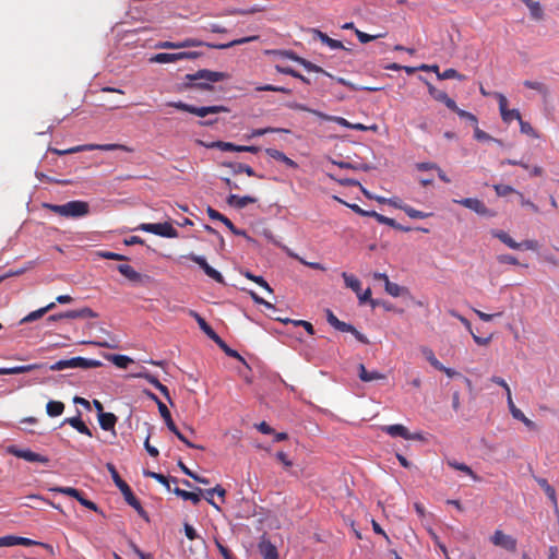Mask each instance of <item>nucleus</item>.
I'll use <instances>...</instances> for the list:
<instances>
[{"instance_id":"29","label":"nucleus","mask_w":559,"mask_h":559,"mask_svg":"<svg viewBox=\"0 0 559 559\" xmlns=\"http://www.w3.org/2000/svg\"><path fill=\"white\" fill-rule=\"evenodd\" d=\"M118 271L128 280L132 282H140L142 276L139 272H136L131 265L129 264H120L118 265Z\"/></svg>"},{"instance_id":"30","label":"nucleus","mask_w":559,"mask_h":559,"mask_svg":"<svg viewBox=\"0 0 559 559\" xmlns=\"http://www.w3.org/2000/svg\"><path fill=\"white\" fill-rule=\"evenodd\" d=\"M64 411V404L60 401H49L46 404V413L50 417L60 416Z\"/></svg>"},{"instance_id":"14","label":"nucleus","mask_w":559,"mask_h":559,"mask_svg":"<svg viewBox=\"0 0 559 559\" xmlns=\"http://www.w3.org/2000/svg\"><path fill=\"white\" fill-rule=\"evenodd\" d=\"M107 468L110 472L112 480L115 481L116 486L120 489L124 499L128 498L129 496H131L133 492H132L130 486L123 479H121L116 467L111 463H108Z\"/></svg>"},{"instance_id":"52","label":"nucleus","mask_w":559,"mask_h":559,"mask_svg":"<svg viewBox=\"0 0 559 559\" xmlns=\"http://www.w3.org/2000/svg\"><path fill=\"white\" fill-rule=\"evenodd\" d=\"M275 68L281 73L293 75L295 78L300 79L301 81H304L306 83H309V81L304 75H301L300 73H298L297 71L293 70L289 67H283V66L276 64Z\"/></svg>"},{"instance_id":"47","label":"nucleus","mask_w":559,"mask_h":559,"mask_svg":"<svg viewBox=\"0 0 559 559\" xmlns=\"http://www.w3.org/2000/svg\"><path fill=\"white\" fill-rule=\"evenodd\" d=\"M423 354L425 355L426 359L430 362L432 367L438 369H443V365L436 358L433 352L430 348H423Z\"/></svg>"},{"instance_id":"25","label":"nucleus","mask_w":559,"mask_h":559,"mask_svg":"<svg viewBox=\"0 0 559 559\" xmlns=\"http://www.w3.org/2000/svg\"><path fill=\"white\" fill-rule=\"evenodd\" d=\"M55 307H56V304L55 302H50L46 307H43L40 309H37V310L32 311L31 313H28L26 317H24L21 320L20 323L23 324V323L33 322L35 320H38L41 317H44L48 311L52 310Z\"/></svg>"},{"instance_id":"20","label":"nucleus","mask_w":559,"mask_h":559,"mask_svg":"<svg viewBox=\"0 0 559 559\" xmlns=\"http://www.w3.org/2000/svg\"><path fill=\"white\" fill-rule=\"evenodd\" d=\"M190 316L194 318L197 321L199 328L202 330V332L212 341L217 338V333L212 329V326L202 318L198 312L190 310Z\"/></svg>"},{"instance_id":"51","label":"nucleus","mask_w":559,"mask_h":559,"mask_svg":"<svg viewBox=\"0 0 559 559\" xmlns=\"http://www.w3.org/2000/svg\"><path fill=\"white\" fill-rule=\"evenodd\" d=\"M474 138L477 140V141H493V142H497V143H501L499 140L497 139H493L492 136H490L488 133H486L485 131H483L481 129L478 128V126H476L474 128Z\"/></svg>"},{"instance_id":"58","label":"nucleus","mask_w":559,"mask_h":559,"mask_svg":"<svg viewBox=\"0 0 559 559\" xmlns=\"http://www.w3.org/2000/svg\"><path fill=\"white\" fill-rule=\"evenodd\" d=\"M519 122H520V129H521L522 133L527 134L532 138H538V134L535 132V130L532 128V126L528 122L524 121L522 118H520Z\"/></svg>"},{"instance_id":"5","label":"nucleus","mask_w":559,"mask_h":559,"mask_svg":"<svg viewBox=\"0 0 559 559\" xmlns=\"http://www.w3.org/2000/svg\"><path fill=\"white\" fill-rule=\"evenodd\" d=\"M191 82L195 85H199L204 88H209L211 83L219 82L226 78V74L223 72L211 71V70H199L193 74H189L187 76Z\"/></svg>"},{"instance_id":"57","label":"nucleus","mask_w":559,"mask_h":559,"mask_svg":"<svg viewBox=\"0 0 559 559\" xmlns=\"http://www.w3.org/2000/svg\"><path fill=\"white\" fill-rule=\"evenodd\" d=\"M358 299H359V302L360 304H365L367 301H370L371 306L374 308L377 306V301L371 299V289L370 288H367L365 292H359L358 294H356Z\"/></svg>"},{"instance_id":"22","label":"nucleus","mask_w":559,"mask_h":559,"mask_svg":"<svg viewBox=\"0 0 559 559\" xmlns=\"http://www.w3.org/2000/svg\"><path fill=\"white\" fill-rule=\"evenodd\" d=\"M66 424H68L71 427H73L74 429H76L82 435H85L87 437H92L93 436L91 429L81 419V415L80 414L78 416H75V417L66 418L62 421V425H66Z\"/></svg>"},{"instance_id":"17","label":"nucleus","mask_w":559,"mask_h":559,"mask_svg":"<svg viewBox=\"0 0 559 559\" xmlns=\"http://www.w3.org/2000/svg\"><path fill=\"white\" fill-rule=\"evenodd\" d=\"M198 117L204 118L210 114H217L219 111H228L227 107H178Z\"/></svg>"},{"instance_id":"43","label":"nucleus","mask_w":559,"mask_h":559,"mask_svg":"<svg viewBox=\"0 0 559 559\" xmlns=\"http://www.w3.org/2000/svg\"><path fill=\"white\" fill-rule=\"evenodd\" d=\"M385 292L391 295L392 297H399L402 295V293L405 290L404 287L400 286L396 283H393L391 281H388L385 284Z\"/></svg>"},{"instance_id":"28","label":"nucleus","mask_w":559,"mask_h":559,"mask_svg":"<svg viewBox=\"0 0 559 559\" xmlns=\"http://www.w3.org/2000/svg\"><path fill=\"white\" fill-rule=\"evenodd\" d=\"M266 133H290V130L284 129V128H272V127L253 129V130H251L250 134L248 135V139L261 136Z\"/></svg>"},{"instance_id":"8","label":"nucleus","mask_w":559,"mask_h":559,"mask_svg":"<svg viewBox=\"0 0 559 559\" xmlns=\"http://www.w3.org/2000/svg\"><path fill=\"white\" fill-rule=\"evenodd\" d=\"M7 452L15 457L23 459L27 462H37L41 464L49 463V459L47 456L41 455L39 453H35L29 449H19L15 445H9L7 448Z\"/></svg>"},{"instance_id":"24","label":"nucleus","mask_w":559,"mask_h":559,"mask_svg":"<svg viewBox=\"0 0 559 559\" xmlns=\"http://www.w3.org/2000/svg\"><path fill=\"white\" fill-rule=\"evenodd\" d=\"M259 549L263 559H278L276 547L269 540H262L259 544Z\"/></svg>"},{"instance_id":"62","label":"nucleus","mask_w":559,"mask_h":559,"mask_svg":"<svg viewBox=\"0 0 559 559\" xmlns=\"http://www.w3.org/2000/svg\"><path fill=\"white\" fill-rule=\"evenodd\" d=\"M520 199V203L522 206L528 207L533 213H539V207L534 204L532 201L524 198L523 193L516 192Z\"/></svg>"},{"instance_id":"55","label":"nucleus","mask_w":559,"mask_h":559,"mask_svg":"<svg viewBox=\"0 0 559 559\" xmlns=\"http://www.w3.org/2000/svg\"><path fill=\"white\" fill-rule=\"evenodd\" d=\"M355 33H356V36L358 38V40L362 44H366V43H369L373 39H377V38H381L383 37L384 35L383 34H377V35H369L367 33H364L359 29H355Z\"/></svg>"},{"instance_id":"18","label":"nucleus","mask_w":559,"mask_h":559,"mask_svg":"<svg viewBox=\"0 0 559 559\" xmlns=\"http://www.w3.org/2000/svg\"><path fill=\"white\" fill-rule=\"evenodd\" d=\"M257 201V198L250 195L240 197L237 194H229L227 198V204L239 210L246 207L248 204L255 203Z\"/></svg>"},{"instance_id":"42","label":"nucleus","mask_w":559,"mask_h":559,"mask_svg":"<svg viewBox=\"0 0 559 559\" xmlns=\"http://www.w3.org/2000/svg\"><path fill=\"white\" fill-rule=\"evenodd\" d=\"M127 501V503L129 506H131L132 508H134L136 510V512L142 516V518H145L147 519V515H146V512L144 511V509L142 508L141 506V502L139 501V499L134 496V493H132L131 496H129L128 498L124 499Z\"/></svg>"},{"instance_id":"53","label":"nucleus","mask_w":559,"mask_h":559,"mask_svg":"<svg viewBox=\"0 0 559 559\" xmlns=\"http://www.w3.org/2000/svg\"><path fill=\"white\" fill-rule=\"evenodd\" d=\"M204 273L217 283H224L223 275L210 264L203 269Z\"/></svg>"},{"instance_id":"9","label":"nucleus","mask_w":559,"mask_h":559,"mask_svg":"<svg viewBox=\"0 0 559 559\" xmlns=\"http://www.w3.org/2000/svg\"><path fill=\"white\" fill-rule=\"evenodd\" d=\"M453 202L469 209L481 216H495V213L490 211L483 201L476 198H465L461 200H453Z\"/></svg>"},{"instance_id":"61","label":"nucleus","mask_w":559,"mask_h":559,"mask_svg":"<svg viewBox=\"0 0 559 559\" xmlns=\"http://www.w3.org/2000/svg\"><path fill=\"white\" fill-rule=\"evenodd\" d=\"M183 258L197 263L202 270L209 265L204 257L197 255L194 253H189L187 255H183Z\"/></svg>"},{"instance_id":"35","label":"nucleus","mask_w":559,"mask_h":559,"mask_svg":"<svg viewBox=\"0 0 559 559\" xmlns=\"http://www.w3.org/2000/svg\"><path fill=\"white\" fill-rule=\"evenodd\" d=\"M158 411L163 419L165 420V424L169 430H174L176 424L174 423L170 412L167 408V406L163 402H158Z\"/></svg>"},{"instance_id":"50","label":"nucleus","mask_w":559,"mask_h":559,"mask_svg":"<svg viewBox=\"0 0 559 559\" xmlns=\"http://www.w3.org/2000/svg\"><path fill=\"white\" fill-rule=\"evenodd\" d=\"M404 212L406 213V215L411 218H418V219H423V218H426L428 216H430L429 213H425V212H421V211H418L409 205L406 206V209H404Z\"/></svg>"},{"instance_id":"33","label":"nucleus","mask_w":559,"mask_h":559,"mask_svg":"<svg viewBox=\"0 0 559 559\" xmlns=\"http://www.w3.org/2000/svg\"><path fill=\"white\" fill-rule=\"evenodd\" d=\"M448 465L456 471L465 473L466 475L471 476L474 480H479V477L473 472V469L464 463H459L457 461L449 460Z\"/></svg>"},{"instance_id":"54","label":"nucleus","mask_w":559,"mask_h":559,"mask_svg":"<svg viewBox=\"0 0 559 559\" xmlns=\"http://www.w3.org/2000/svg\"><path fill=\"white\" fill-rule=\"evenodd\" d=\"M45 368L49 369L51 371L64 370L67 368H71V359H62V360H59L50 366L46 365Z\"/></svg>"},{"instance_id":"44","label":"nucleus","mask_w":559,"mask_h":559,"mask_svg":"<svg viewBox=\"0 0 559 559\" xmlns=\"http://www.w3.org/2000/svg\"><path fill=\"white\" fill-rule=\"evenodd\" d=\"M501 116L506 122H510L513 119L520 120L521 115L516 109H508V107H500Z\"/></svg>"},{"instance_id":"1","label":"nucleus","mask_w":559,"mask_h":559,"mask_svg":"<svg viewBox=\"0 0 559 559\" xmlns=\"http://www.w3.org/2000/svg\"><path fill=\"white\" fill-rule=\"evenodd\" d=\"M44 206L58 215L72 218L83 217L90 212L88 203L80 200L69 201L60 205L45 203Z\"/></svg>"},{"instance_id":"3","label":"nucleus","mask_w":559,"mask_h":559,"mask_svg":"<svg viewBox=\"0 0 559 559\" xmlns=\"http://www.w3.org/2000/svg\"><path fill=\"white\" fill-rule=\"evenodd\" d=\"M124 151V152H132L133 150L128 147L127 145H123V144H117V143H109V144H83V145H78V146H73V147H70V148H67V150H57V148H52L51 151L59 155V156H62V155H68V154H73V153H79V152H85V151Z\"/></svg>"},{"instance_id":"4","label":"nucleus","mask_w":559,"mask_h":559,"mask_svg":"<svg viewBox=\"0 0 559 559\" xmlns=\"http://www.w3.org/2000/svg\"><path fill=\"white\" fill-rule=\"evenodd\" d=\"M491 235L513 250L524 249L536 251L538 249V242L534 239H526L522 242H518L508 233L501 229L491 230Z\"/></svg>"},{"instance_id":"48","label":"nucleus","mask_w":559,"mask_h":559,"mask_svg":"<svg viewBox=\"0 0 559 559\" xmlns=\"http://www.w3.org/2000/svg\"><path fill=\"white\" fill-rule=\"evenodd\" d=\"M453 109H456V112L457 115L460 116V118L466 120L471 126H473L474 128L477 124V118L475 115L471 114V112H467L465 110H461L459 107H452Z\"/></svg>"},{"instance_id":"63","label":"nucleus","mask_w":559,"mask_h":559,"mask_svg":"<svg viewBox=\"0 0 559 559\" xmlns=\"http://www.w3.org/2000/svg\"><path fill=\"white\" fill-rule=\"evenodd\" d=\"M374 219L378 223L388 225V226H390L392 228L397 227V222L395 219L386 217V216H384L382 214L376 213Z\"/></svg>"},{"instance_id":"56","label":"nucleus","mask_w":559,"mask_h":559,"mask_svg":"<svg viewBox=\"0 0 559 559\" xmlns=\"http://www.w3.org/2000/svg\"><path fill=\"white\" fill-rule=\"evenodd\" d=\"M246 277L255 282L258 285L263 287L269 293L273 292L272 288L270 287V285L267 284V282L262 276H257V275L251 274L250 272H247Z\"/></svg>"},{"instance_id":"45","label":"nucleus","mask_w":559,"mask_h":559,"mask_svg":"<svg viewBox=\"0 0 559 559\" xmlns=\"http://www.w3.org/2000/svg\"><path fill=\"white\" fill-rule=\"evenodd\" d=\"M537 484L544 489L545 493L550 500L556 501V490L552 486L549 485L547 479L538 478Z\"/></svg>"},{"instance_id":"15","label":"nucleus","mask_w":559,"mask_h":559,"mask_svg":"<svg viewBox=\"0 0 559 559\" xmlns=\"http://www.w3.org/2000/svg\"><path fill=\"white\" fill-rule=\"evenodd\" d=\"M46 364H31L24 366H15L10 368H0V374H20L26 373L33 370L43 369Z\"/></svg>"},{"instance_id":"21","label":"nucleus","mask_w":559,"mask_h":559,"mask_svg":"<svg viewBox=\"0 0 559 559\" xmlns=\"http://www.w3.org/2000/svg\"><path fill=\"white\" fill-rule=\"evenodd\" d=\"M358 377L362 382H370L374 380H384L386 377L377 370L368 371L364 364L358 365Z\"/></svg>"},{"instance_id":"7","label":"nucleus","mask_w":559,"mask_h":559,"mask_svg":"<svg viewBox=\"0 0 559 559\" xmlns=\"http://www.w3.org/2000/svg\"><path fill=\"white\" fill-rule=\"evenodd\" d=\"M136 229L166 238H175L178 236L177 229L170 223H142Z\"/></svg>"},{"instance_id":"13","label":"nucleus","mask_w":559,"mask_h":559,"mask_svg":"<svg viewBox=\"0 0 559 559\" xmlns=\"http://www.w3.org/2000/svg\"><path fill=\"white\" fill-rule=\"evenodd\" d=\"M507 401H508V406H509V409H510V413L512 414V416L515 419L522 421L528 429L534 430L536 428L535 423L532 421L530 418H527L524 415V413L515 406L511 393H509V399Z\"/></svg>"},{"instance_id":"40","label":"nucleus","mask_w":559,"mask_h":559,"mask_svg":"<svg viewBox=\"0 0 559 559\" xmlns=\"http://www.w3.org/2000/svg\"><path fill=\"white\" fill-rule=\"evenodd\" d=\"M429 92L436 100L444 103L445 105H455V103L450 99L444 92L439 91L433 86H429Z\"/></svg>"},{"instance_id":"59","label":"nucleus","mask_w":559,"mask_h":559,"mask_svg":"<svg viewBox=\"0 0 559 559\" xmlns=\"http://www.w3.org/2000/svg\"><path fill=\"white\" fill-rule=\"evenodd\" d=\"M493 189H495L497 195H499V197H506L512 192H515V193L518 192L511 186H508V185H495Z\"/></svg>"},{"instance_id":"27","label":"nucleus","mask_w":559,"mask_h":559,"mask_svg":"<svg viewBox=\"0 0 559 559\" xmlns=\"http://www.w3.org/2000/svg\"><path fill=\"white\" fill-rule=\"evenodd\" d=\"M151 62L154 63H173L180 61L179 52L175 53H168V52H160L156 53L150 59Z\"/></svg>"},{"instance_id":"49","label":"nucleus","mask_w":559,"mask_h":559,"mask_svg":"<svg viewBox=\"0 0 559 559\" xmlns=\"http://www.w3.org/2000/svg\"><path fill=\"white\" fill-rule=\"evenodd\" d=\"M111 342L109 341H84L82 342L83 344H91V345H95V346H98V347H104V348H118V344L117 342L111 338Z\"/></svg>"},{"instance_id":"41","label":"nucleus","mask_w":559,"mask_h":559,"mask_svg":"<svg viewBox=\"0 0 559 559\" xmlns=\"http://www.w3.org/2000/svg\"><path fill=\"white\" fill-rule=\"evenodd\" d=\"M439 80H448V79H457L460 81H463L465 76L457 72L455 69H445L443 72L438 73Z\"/></svg>"},{"instance_id":"11","label":"nucleus","mask_w":559,"mask_h":559,"mask_svg":"<svg viewBox=\"0 0 559 559\" xmlns=\"http://www.w3.org/2000/svg\"><path fill=\"white\" fill-rule=\"evenodd\" d=\"M491 543L495 546L501 547L509 551L516 550V539L511 535H507L501 530H496L492 536L490 537Z\"/></svg>"},{"instance_id":"6","label":"nucleus","mask_w":559,"mask_h":559,"mask_svg":"<svg viewBox=\"0 0 559 559\" xmlns=\"http://www.w3.org/2000/svg\"><path fill=\"white\" fill-rule=\"evenodd\" d=\"M326 321L337 331L352 333L358 342L362 344L370 343L366 335L360 333L354 325L341 321L330 309L326 310Z\"/></svg>"},{"instance_id":"38","label":"nucleus","mask_w":559,"mask_h":559,"mask_svg":"<svg viewBox=\"0 0 559 559\" xmlns=\"http://www.w3.org/2000/svg\"><path fill=\"white\" fill-rule=\"evenodd\" d=\"M50 491L62 493V495L72 497L76 500H79V498L82 495V491H80L73 487H53V488H50Z\"/></svg>"},{"instance_id":"2","label":"nucleus","mask_w":559,"mask_h":559,"mask_svg":"<svg viewBox=\"0 0 559 559\" xmlns=\"http://www.w3.org/2000/svg\"><path fill=\"white\" fill-rule=\"evenodd\" d=\"M258 39H259V36L253 35V36L235 39V40H231L226 44H213V43L202 41L197 38H186L185 40L177 43V46H178V49L179 48H188V47H202V46H206L212 49H227V48H231L234 46L255 41Z\"/></svg>"},{"instance_id":"10","label":"nucleus","mask_w":559,"mask_h":559,"mask_svg":"<svg viewBox=\"0 0 559 559\" xmlns=\"http://www.w3.org/2000/svg\"><path fill=\"white\" fill-rule=\"evenodd\" d=\"M382 430L389 436L396 438L401 437L405 440H423L424 437L419 432L411 433L408 429L401 424L383 426Z\"/></svg>"},{"instance_id":"31","label":"nucleus","mask_w":559,"mask_h":559,"mask_svg":"<svg viewBox=\"0 0 559 559\" xmlns=\"http://www.w3.org/2000/svg\"><path fill=\"white\" fill-rule=\"evenodd\" d=\"M342 277L344 280L346 287L350 288L356 294H358L361 290V283L356 276L343 272Z\"/></svg>"},{"instance_id":"36","label":"nucleus","mask_w":559,"mask_h":559,"mask_svg":"<svg viewBox=\"0 0 559 559\" xmlns=\"http://www.w3.org/2000/svg\"><path fill=\"white\" fill-rule=\"evenodd\" d=\"M107 359L110 360L118 368L126 369L133 360L126 355H109Z\"/></svg>"},{"instance_id":"60","label":"nucleus","mask_w":559,"mask_h":559,"mask_svg":"<svg viewBox=\"0 0 559 559\" xmlns=\"http://www.w3.org/2000/svg\"><path fill=\"white\" fill-rule=\"evenodd\" d=\"M524 85L528 88H533V90L537 91L543 96H546V94H547L546 86L540 82L525 81Z\"/></svg>"},{"instance_id":"19","label":"nucleus","mask_w":559,"mask_h":559,"mask_svg":"<svg viewBox=\"0 0 559 559\" xmlns=\"http://www.w3.org/2000/svg\"><path fill=\"white\" fill-rule=\"evenodd\" d=\"M64 319H88V318H97L98 314L91 308L84 307L78 310H69L62 312Z\"/></svg>"},{"instance_id":"26","label":"nucleus","mask_w":559,"mask_h":559,"mask_svg":"<svg viewBox=\"0 0 559 559\" xmlns=\"http://www.w3.org/2000/svg\"><path fill=\"white\" fill-rule=\"evenodd\" d=\"M98 421L102 429L109 431L114 430L117 423V417L112 413H100L98 415Z\"/></svg>"},{"instance_id":"16","label":"nucleus","mask_w":559,"mask_h":559,"mask_svg":"<svg viewBox=\"0 0 559 559\" xmlns=\"http://www.w3.org/2000/svg\"><path fill=\"white\" fill-rule=\"evenodd\" d=\"M265 154L269 157L285 164L289 168H293V169L298 168V164L295 160H293L292 158H289L288 156H286L282 151L269 147V148H265Z\"/></svg>"},{"instance_id":"37","label":"nucleus","mask_w":559,"mask_h":559,"mask_svg":"<svg viewBox=\"0 0 559 559\" xmlns=\"http://www.w3.org/2000/svg\"><path fill=\"white\" fill-rule=\"evenodd\" d=\"M287 56H289L292 59H294L297 62H299L300 64H302L305 67V69L308 70V71L318 72V73H324L325 74V72H324V70L322 68L311 63L310 61H307V60H305V59H302L300 57H297L294 53H287Z\"/></svg>"},{"instance_id":"32","label":"nucleus","mask_w":559,"mask_h":559,"mask_svg":"<svg viewBox=\"0 0 559 559\" xmlns=\"http://www.w3.org/2000/svg\"><path fill=\"white\" fill-rule=\"evenodd\" d=\"M173 491L176 496L182 498L183 500H190L193 504H198L201 500L199 492L187 491L178 487H176Z\"/></svg>"},{"instance_id":"39","label":"nucleus","mask_w":559,"mask_h":559,"mask_svg":"<svg viewBox=\"0 0 559 559\" xmlns=\"http://www.w3.org/2000/svg\"><path fill=\"white\" fill-rule=\"evenodd\" d=\"M527 8L530 9L531 15L535 20H542L544 16V12L542 9V5L537 1L530 0L528 2H525Z\"/></svg>"},{"instance_id":"34","label":"nucleus","mask_w":559,"mask_h":559,"mask_svg":"<svg viewBox=\"0 0 559 559\" xmlns=\"http://www.w3.org/2000/svg\"><path fill=\"white\" fill-rule=\"evenodd\" d=\"M213 342H214L215 344H217V345H218V347H219V348H221V349H222V350H223L227 356L233 357V358H237V359H239V360L243 361V358L240 356V354H239L237 350H235V349L230 348V347H229V346H228V345H227V344H226V343L221 338V336H219V335H217V338H215Z\"/></svg>"},{"instance_id":"64","label":"nucleus","mask_w":559,"mask_h":559,"mask_svg":"<svg viewBox=\"0 0 559 559\" xmlns=\"http://www.w3.org/2000/svg\"><path fill=\"white\" fill-rule=\"evenodd\" d=\"M98 255L104 259H107V260H116V261L127 260V257L116 253V252H111V251H100V252H98Z\"/></svg>"},{"instance_id":"23","label":"nucleus","mask_w":559,"mask_h":559,"mask_svg":"<svg viewBox=\"0 0 559 559\" xmlns=\"http://www.w3.org/2000/svg\"><path fill=\"white\" fill-rule=\"evenodd\" d=\"M71 359V368H97L102 366V362L99 360L94 359H86L83 357H73Z\"/></svg>"},{"instance_id":"46","label":"nucleus","mask_w":559,"mask_h":559,"mask_svg":"<svg viewBox=\"0 0 559 559\" xmlns=\"http://www.w3.org/2000/svg\"><path fill=\"white\" fill-rule=\"evenodd\" d=\"M143 474L146 477L154 478L155 480H157L158 483L164 485L167 488V490H170L169 480L163 474H159V473H156V472H152V471H144Z\"/></svg>"},{"instance_id":"12","label":"nucleus","mask_w":559,"mask_h":559,"mask_svg":"<svg viewBox=\"0 0 559 559\" xmlns=\"http://www.w3.org/2000/svg\"><path fill=\"white\" fill-rule=\"evenodd\" d=\"M311 33L313 38L319 39L323 45H326L331 49H344L346 51H350V49L345 47L342 41L329 37L325 33L318 28H312Z\"/></svg>"}]
</instances>
